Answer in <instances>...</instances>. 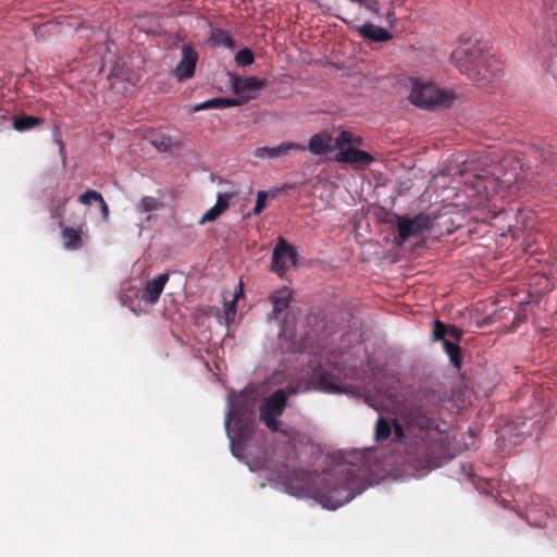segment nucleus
Segmentation results:
<instances>
[{"mask_svg":"<svg viewBox=\"0 0 557 557\" xmlns=\"http://www.w3.org/2000/svg\"><path fill=\"white\" fill-rule=\"evenodd\" d=\"M447 336H449L450 341L459 343L462 337V331L456 326H450L448 327Z\"/></svg>","mask_w":557,"mask_h":557,"instance_id":"obj_34","label":"nucleus"},{"mask_svg":"<svg viewBox=\"0 0 557 557\" xmlns=\"http://www.w3.org/2000/svg\"><path fill=\"white\" fill-rule=\"evenodd\" d=\"M445 396L434 389H424L414 403L405 405L397 419L380 417L375 424V440L382 442L394 433V441L404 446L405 465L416 473H425L438 463L440 411Z\"/></svg>","mask_w":557,"mask_h":557,"instance_id":"obj_1","label":"nucleus"},{"mask_svg":"<svg viewBox=\"0 0 557 557\" xmlns=\"http://www.w3.org/2000/svg\"><path fill=\"white\" fill-rule=\"evenodd\" d=\"M231 198V194H219L215 205L201 216L199 224L215 221L228 208Z\"/></svg>","mask_w":557,"mask_h":557,"instance_id":"obj_17","label":"nucleus"},{"mask_svg":"<svg viewBox=\"0 0 557 557\" xmlns=\"http://www.w3.org/2000/svg\"><path fill=\"white\" fill-rule=\"evenodd\" d=\"M297 256L296 248L284 238H280L272 253L271 270L280 276H283L288 270L289 262L296 265Z\"/></svg>","mask_w":557,"mask_h":557,"instance_id":"obj_10","label":"nucleus"},{"mask_svg":"<svg viewBox=\"0 0 557 557\" xmlns=\"http://www.w3.org/2000/svg\"><path fill=\"white\" fill-rule=\"evenodd\" d=\"M395 226L398 232V243H404L410 237L420 236L430 230L433 219L425 213H418L413 218L395 214Z\"/></svg>","mask_w":557,"mask_h":557,"instance_id":"obj_9","label":"nucleus"},{"mask_svg":"<svg viewBox=\"0 0 557 557\" xmlns=\"http://www.w3.org/2000/svg\"><path fill=\"white\" fill-rule=\"evenodd\" d=\"M295 476L300 483L296 487L289 481L287 488L290 493L311 497L327 509H336L347 504L364 490L363 475L356 473L350 466L333 469L320 478L318 484H313L311 475L306 471H298Z\"/></svg>","mask_w":557,"mask_h":557,"instance_id":"obj_2","label":"nucleus"},{"mask_svg":"<svg viewBox=\"0 0 557 557\" xmlns=\"http://www.w3.org/2000/svg\"><path fill=\"white\" fill-rule=\"evenodd\" d=\"M97 203L99 205L101 218L104 222L109 221L110 218V209L103 197L101 196V200H98Z\"/></svg>","mask_w":557,"mask_h":557,"instance_id":"obj_33","label":"nucleus"},{"mask_svg":"<svg viewBox=\"0 0 557 557\" xmlns=\"http://www.w3.org/2000/svg\"><path fill=\"white\" fill-rule=\"evenodd\" d=\"M318 388L326 393H342L341 380L333 373L321 372L317 375Z\"/></svg>","mask_w":557,"mask_h":557,"instance_id":"obj_19","label":"nucleus"},{"mask_svg":"<svg viewBox=\"0 0 557 557\" xmlns=\"http://www.w3.org/2000/svg\"><path fill=\"white\" fill-rule=\"evenodd\" d=\"M292 150L306 151L307 147L297 143L283 141L275 147H268V157L271 159L281 158L289 153Z\"/></svg>","mask_w":557,"mask_h":557,"instance_id":"obj_21","label":"nucleus"},{"mask_svg":"<svg viewBox=\"0 0 557 557\" xmlns=\"http://www.w3.org/2000/svg\"><path fill=\"white\" fill-rule=\"evenodd\" d=\"M98 200H101V194L94 189H88L78 196V201L86 206L97 202Z\"/></svg>","mask_w":557,"mask_h":557,"instance_id":"obj_30","label":"nucleus"},{"mask_svg":"<svg viewBox=\"0 0 557 557\" xmlns=\"http://www.w3.org/2000/svg\"><path fill=\"white\" fill-rule=\"evenodd\" d=\"M287 406V395L284 389L271 394L260 407V420L272 432H278L281 422L277 420Z\"/></svg>","mask_w":557,"mask_h":557,"instance_id":"obj_8","label":"nucleus"},{"mask_svg":"<svg viewBox=\"0 0 557 557\" xmlns=\"http://www.w3.org/2000/svg\"><path fill=\"white\" fill-rule=\"evenodd\" d=\"M290 298H292V293L289 289L282 288V289L275 290L270 297V300L273 306V310H272L270 318H274V319L278 320L281 313L288 308Z\"/></svg>","mask_w":557,"mask_h":557,"instance_id":"obj_18","label":"nucleus"},{"mask_svg":"<svg viewBox=\"0 0 557 557\" xmlns=\"http://www.w3.org/2000/svg\"><path fill=\"white\" fill-rule=\"evenodd\" d=\"M151 145L159 152H170L172 149V138L168 135H158L151 139Z\"/></svg>","mask_w":557,"mask_h":557,"instance_id":"obj_26","label":"nucleus"},{"mask_svg":"<svg viewBox=\"0 0 557 557\" xmlns=\"http://www.w3.org/2000/svg\"><path fill=\"white\" fill-rule=\"evenodd\" d=\"M255 157L259 159H263L268 157V147H259L255 150Z\"/></svg>","mask_w":557,"mask_h":557,"instance_id":"obj_35","label":"nucleus"},{"mask_svg":"<svg viewBox=\"0 0 557 557\" xmlns=\"http://www.w3.org/2000/svg\"><path fill=\"white\" fill-rule=\"evenodd\" d=\"M522 177V165L517 156L507 153L491 166L488 175H478L473 187L490 200L494 195L511 190Z\"/></svg>","mask_w":557,"mask_h":557,"instance_id":"obj_4","label":"nucleus"},{"mask_svg":"<svg viewBox=\"0 0 557 557\" xmlns=\"http://www.w3.org/2000/svg\"><path fill=\"white\" fill-rule=\"evenodd\" d=\"M60 228L63 246L65 249L79 250L84 246L83 236L85 232L83 225H79L77 227H70L63 225Z\"/></svg>","mask_w":557,"mask_h":557,"instance_id":"obj_15","label":"nucleus"},{"mask_svg":"<svg viewBox=\"0 0 557 557\" xmlns=\"http://www.w3.org/2000/svg\"><path fill=\"white\" fill-rule=\"evenodd\" d=\"M235 61L239 66L251 65L255 61L253 52L248 48H244L236 53Z\"/></svg>","mask_w":557,"mask_h":557,"instance_id":"obj_27","label":"nucleus"},{"mask_svg":"<svg viewBox=\"0 0 557 557\" xmlns=\"http://www.w3.org/2000/svg\"><path fill=\"white\" fill-rule=\"evenodd\" d=\"M239 290L235 294L233 300L231 302H224V320L226 324H230L234 321L236 315V306L238 298L243 295V285L239 283Z\"/></svg>","mask_w":557,"mask_h":557,"instance_id":"obj_24","label":"nucleus"},{"mask_svg":"<svg viewBox=\"0 0 557 557\" xmlns=\"http://www.w3.org/2000/svg\"><path fill=\"white\" fill-rule=\"evenodd\" d=\"M359 34L374 42H382L391 39L389 33L385 28L371 23L363 24L359 28Z\"/></svg>","mask_w":557,"mask_h":557,"instance_id":"obj_20","label":"nucleus"},{"mask_svg":"<svg viewBox=\"0 0 557 557\" xmlns=\"http://www.w3.org/2000/svg\"><path fill=\"white\" fill-rule=\"evenodd\" d=\"M553 62H554V64H556V63H557V55L555 57V59H554V61H553Z\"/></svg>","mask_w":557,"mask_h":557,"instance_id":"obj_36","label":"nucleus"},{"mask_svg":"<svg viewBox=\"0 0 557 557\" xmlns=\"http://www.w3.org/2000/svg\"><path fill=\"white\" fill-rule=\"evenodd\" d=\"M459 40L460 45L450 54L451 63L479 86H487L503 71V63L485 54V45L469 34H462Z\"/></svg>","mask_w":557,"mask_h":557,"instance_id":"obj_3","label":"nucleus"},{"mask_svg":"<svg viewBox=\"0 0 557 557\" xmlns=\"http://www.w3.org/2000/svg\"><path fill=\"white\" fill-rule=\"evenodd\" d=\"M443 345L451 363L459 369L461 367V351L459 343L450 339H444Z\"/></svg>","mask_w":557,"mask_h":557,"instance_id":"obj_23","label":"nucleus"},{"mask_svg":"<svg viewBox=\"0 0 557 557\" xmlns=\"http://www.w3.org/2000/svg\"><path fill=\"white\" fill-rule=\"evenodd\" d=\"M448 327L440 320H435L433 324V338L434 341L447 339Z\"/></svg>","mask_w":557,"mask_h":557,"instance_id":"obj_31","label":"nucleus"},{"mask_svg":"<svg viewBox=\"0 0 557 557\" xmlns=\"http://www.w3.org/2000/svg\"><path fill=\"white\" fill-rule=\"evenodd\" d=\"M212 38L218 44L227 47V48H234L235 44L233 38L224 30L216 29L212 33Z\"/></svg>","mask_w":557,"mask_h":557,"instance_id":"obj_28","label":"nucleus"},{"mask_svg":"<svg viewBox=\"0 0 557 557\" xmlns=\"http://www.w3.org/2000/svg\"><path fill=\"white\" fill-rule=\"evenodd\" d=\"M360 144V137H354L348 131L341 132L335 138V147L338 151L334 160L342 164H350L355 170L369 168L374 162V157L367 151L354 147V145Z\"/></svg>","mask_w":557,"mask_h":557,"instance_id":"obj_5","label":"nucleus"},{"mask_svg":"<svg viewBox=\"0 0 557 557\" xmlns=\"http://www.w3.org/2000/svg\"><path fill=\"white\" fill-rule=\"evenodd\" d=\"M409 100L412 104L422 109H433L435 107L449 108L453 104L454 95L432 83L414 79Z\"/></svg>","mask_w":557,"mask_h":557,"instance_id":"obj_7","label":"nucleus"},{"mask_svg":"<svg viewBox=\"0 0 557 557\" xmlns=\"http://www.w3.org/2000/svg\"><path fill=\"white\" fill-rule=\"evenodd\" d=\"M267 201H268V193L264 190L258 191L256 206L252 211L253 214H257V215L260 214L265 209Z\"/></svg>","mask_w":557,"mask_h":557,"instance_id":"obj_32","label":"nucleus"},{"mask_svg":"<svg viewBox=\"0 0 557 557\" xmlns=\"http://www.w3.org/2000/svg\"><path fill=\"white\" fill-rule=\"evenodd\" d=\"M69 197H64L57 201V205H52L50 208V215L52 219L59 220V226L62 227L64 224V208L67 205Z\"/></svg>","mask_w":557,"mask_h":557,"instance_id":"obj_25","label":"nucleus"},{"mask_svg":"<svg viewBox=\"0 0 557 557\" xmlns=\"http://www.w3.org/2000/svg\"><path fill=\"white\" fill-rule=\"evenodd\" d=\"M268 86L267 79H259L256 76L240 77L236 76L233 81V89L238 97L255 95Z\"/></svg>","mask_w":557,"mask_h":557,"instance_id":"obj_12","label":"nucleus"},{"mask_svg":"<svg viewBox=\"0 0 557 557\" xmlns=\"http://www.w3.org/2000/svg\"><path fill=\"white\" fill-rule=\"evenodd\" d=\"M168 281V273H161L153 280L148 281L143 293L144 301L151 305L156 304L159 300Z\"/></svg>","mask_w":557,"mask_h":557,"instance_id":"obj_14","label":"nucleus"},{"mask_svg":"<svg viewBox=\"0 0 557 557\" xmlns=\"http://www.w3.org/2000/svg\"><path fill=\"white\" fill-rule=\"evenodd\" d=\"M251 99H255V95H246L237 98H213L199 104H196L193 111L198 112L209 109H224L230 107L243 106Z\"/></svg>","mask_w":557,"mask_h":557,"instance_id":"obj_13","label":"nucleus"},{"mask_svg":"<svg viewBox=\"0 0 557 557\" xmlns=\"http://www.w3.org/2000/svg\"><path fill=\"white\" fill-rule=\"evenodd\" d=\"M309 151L313 154H323L333 150H337L335 147V139L326 133H318L311 136L309 140V146L307 147Z\"/></svg>","mask_w":557,"mask_h":557,"instance_id":"obj_16","label":"nucleus"},{"mask_svg":"<svg viewBox=\"0 0 557 557\" xmlns=\"http://www.w3.org/2000/svg\"><path fill=\"white\" fill-rule=\"evenodd\" d=\"M234 422L237 441L246 440L253 431V410L252 404L239 396L235 401L228 403L227 414L225 419V430L231 438L232 447L235 442L231 436V423Z\"/></svg>","mask_w":557,"mask_h":557,"instance_id":"obj_6","label":"nucleus"},{"mask_svg":"<svg viewBox=\"0 0 557 557\" xmlns=\"http://www.w3.org/2000/svg\"><path fill=\"white\" fill-rule=\"evenodd\" d=\"M44 120L32 115H22L14 119L13 126L16 131L23 132L42 124Z\"/></svg>","mask_w":557,"mask_h":557,"instance_id":"obj_22","label":"nucleus"},{"mask_svg":"<svg viewBox=\"0 0 557 557\" xmlns=\"http://www.w3.org/2000/svg\"><path fill=\"white\" fill-rule=\"evenodd\" d=\"M197 61L198 53L196 50L190 45H184L182 58L174 70L178 81H185L194 76Z\"/></svg>","mask_w":557,"mask_h":557,"instance_id":"obj_11","label":"nucleus"},{"mask_svg":"<svg viewBox=\"0 0 557 557\" xmlns=\"http://www.w3.org/2000/svg\"><path fill=\"white\" fill-rule=\"evenodd\" d=\"M160 203L158 199L151 196L144 197L138 203V210L140 212H151L159 208Z\"/></svg>","mask_w":557,"mask_h":557,"instance_id":"obj_29","label":"nucleus"}]
</instances>
